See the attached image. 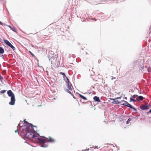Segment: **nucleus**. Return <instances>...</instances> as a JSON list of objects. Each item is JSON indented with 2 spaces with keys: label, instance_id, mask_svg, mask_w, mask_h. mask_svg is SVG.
<instances>
[{
  "label": "nucleus",
  "instance_id": "19",
  "mask_svg": "<svg viewBox=\"0 0 151 151\" xmlns=\"http://www.w3.org/2000/svg\"><path fill=\"white\" fill-rule=\"evenodd\" d=\"M131 118H129L127 120L126 122V124H128L129 123V122L130 121H131Z\"/></svg>",
  "mask_w": 151,
  "mask_h": 151
},
{
  "label": "nucleus",
  "instance_id": "6",
  "mask_svg": "<svg viewBox=\"0 0 151 151\" xmlns=\"http://www.w3.org/2000/svg\"><path fill=\"white\" fill-rule=\"evenodd\" d=\"M93 99L94 101L97 102H101L99 98V97L97 96H95L93 98Z\"/></svg>",
  "mask_w": 151,
  "mask_h": 151
},
{
  "label": "nucleus",
  "instance_id": "20",
  "mask_svg": "<svg viewBox=\"0 0 151 151\" xmlns=\"http://www.w3.org/2000/svg\"><path fill=\"white\" fill-rule=\"evenodd\" d=\"M131 109H133L134 111L136 112H137V109L135 108L134 107H133V106Z\"/></svg>",
  "mask_w": 151,
  "mask_h": 151
},
{
  "label": "nucleus",
  "instance_id": "39",
  "mask_svg": "<svg viewBox=\"0 0 151 151\" xmlns=\"http://www.w3.org/2000/svg\"><path fill=\"white\" fill-rule=\"evenodd\" d=\"M113 0V1H115V0Z\"/></svg>",
  "mask_w": 151,
  "mask_h": 151
},
{
  "label": "nucleus",
  "instance_id": "28",
  "mask_svg": "<svg viewBox=\"0 0 151 151\" xmlns=\"http://www.w3.org/2000/svg\"><path fill=\"white\" fill-rule=\"evenodd\" d=\"M18 132V129H16L15 131V133H17V132Z\"/></svg>",
  "mask_w": 151,
  "mask_h": 151
},
{
  "label": "nucleus",
  "instance_id": "18",
  "mask_svg": "<svg viewBox=\"0 0 151 151\" xmlns=\"http://www.w3.org/2000/svg\"><path fill=\"white\" fill-rule=\"evenodd\" d=\"M126 106L131 108L132 107V106L130 104H129V103H128V104L127 105V106Z\"/></svg>",
  "mask_w": 151,
  "mask_h": 151
},
{
  "label": "nucleus",
  "instance_id": "24",
  "mask_svg": "<svg viewBox=\"0 0 151 151\" xmlns=\"http://www.w3.org/2000/svg\"><path fill=\"white\" fill-rule=\"evenodd\" d=\"M129 91V92H134V91L133 89H131V90L130 91Z\"/></svg>",
  "mask_w": 151,
  "mask_h": 151
},
{
  "label": "nucleus",
  "instance_id": "25",
  "mask_svg": "<svg viewBox=\"0 0 151 151\" xmlns=\"http://www.w3.org/2000/svg\"><path fill=\"white\" fill-rule=\"evenodd\" d=\"M3 79V77L2 76H0V80H2Z\"/></svg>",
  "mask_w": 151,
  "mask_h": 151
},
{
  "label": "nucleus",
  "instance_id": "17",
  "mask_svg": "<svg viewBox=\"0 0 151 151\" xmlns=\"http://www.w3.org/2000/svg\"><path fill=\"white\" fill-rule=\"evenodd\" d=\"M132 101H134V102H135L136 101V100L132 98V96H131V97L130 98V102H131Z\"/></svg>",
  "mask_w": 151,
  "mask_h": 151
},
{
  "label": "nucleus",
  "instance_id": "2",
  "mask_svg": "<svg viewBox=\"0 0 151 151\" xmlns=\"http://www.w3.org/2000/svg\"><path fill=\"white\" fill-rule=\"evenodd\" d=\"M7 93L9 96L11 97V101L9 102L10 105H13L15 104V101L14 95L11 90H9L7 92Z\"/></svg>",
  "mask_w": 151,
  "mask_h": 151
},
{
  "label": "nucleus",
  "instance_id": "5",
  "mask_svg": "<svg viewBox=\"0 0 151 151\" xmlns=\"http://www.w3.org/2000/svg\"><path fill=\"white\" fill-rule=\"evenodd\" d=\"M4 42L8 46L10 47L13 50H15L16 49L11 44V43L8 40H4Z\"/></svg>",
  "mask_w": 151,
  "mask_h": 151
},
{
  "label": "nucleus",
  "instance_id": "35",
  "mask_svg": "<svg viewBox=\"0 0 151 151\" xmlns=\"http://www.w3.org/2000/svg\"><path fill=\"white\" fill-rule=\"evenodd\" d=\"M125 99H127V97H125Z\"/></svg>",
  "mask_w": 151,
  "mask_h": 151
},
{
  "label": "nucleus",
  "instance_id": "13",
  "mask_svg": "<svg viewBox=\"0 0 151 151\" xmlns=\"http://www.w3.org/2000/svg\"><path fill=\"white\" fill-rule=\"evenodd\" d=\"M10 28V29L12 30L14 32H17V31H16V29L14 28H12L11 26H10V25H7Z\"/></svg>",
  "mask_w": 151,
  "mask_h": 151
},
{
  "label": "nucleus",
  "instance_id": "4",
  "mask_svg": "<svg viewBox=\"0 0 151 151\" xmlns=\"http://www.w3.org/2000/svg\"><path fill=\"white\" fill-rule=\"evenodd\" d=\"M150 104L146 103L145 105H141L140 106V109L142 110H145L149 109L150 106Z\"/></svg>",
  "mask_w": 151,
  "mask_h": 151
},
{
  "label": "nucleus",
  "instance_id": "32",
  "mask_svg": "<svg viewBox=\"0 0 151 151\" xmlns=\"http://www.w3.org/2000/svg\"><path fill=\"white\" fill-rule=\"evenodd\" d=\"M149 113H151V109L149 111Z\"/></svg>",
  "mask_w": 151,
  "mask_h": 151
},
{
  "label": "nucleus",
  "instance_id": "12",
  "mask_svg": "<svg viewBox=\"0 0 151 151\" xmlns=\"http://www.w3.org/2000/svg\"><path fill=\"white\" fill-rule=\"evenodd\" d=\"M79 95L80 96V97L82 99H84V100H87V99L86 98V97H85V96H83L81 94H79Z\"/></svg>",
  "mask_w": 151,
  "mask_h": 151
},
{
  "label": "nucleus",
  "instance_id": "27",
  "mask_svg": "<svg viewBox=\"0 0 151 151\" xmlns=\"http://www.w3.org/2000/svg\"><path fill=\"white\" fill-rule=\"evenodd\" d=\"M1 57L3 58L4 59V56L3 55H1Z\"/></svg>",
  "mask_w": 151,
  "mask_h": 151
},
{
  "label": "nucleus",
  "instance_id": "16",
  "mask_svg": "<svg viewBox=\"0 0 151 151\" xmlns=\"http://www.w3.org/2000/svg\"><path fill=\"white\" fill-rule=\"evenodd\" d=\"M141 61H142L141 60H140V59H139L137 61V64L138 65H139V66L140 65H141V63H139V62H140Z\"/></svg>",
  "mask_w": 151,
  "mask_h": 151
},
{
  "label": "nucleus",
  "instance_id": "1",
  "mask_svg": "<svg viewBox=\"0 0 151 151\" xmlns=\"http://www.w3.org/2000/svg\"><path fill=\"white\" fill-rule=\"evenodd\" d=\"M24 123L22 126H21L20 124H18V126L22 128V130L20 129V130L22 134L24 136L25 139H27L30 140H31L32 139H35L36 141L40 143V146L42 147H48V145L46 144L48 142L51 143L55 142V140L50 137L49 138H47L44 136H42V137L46 139H43L35 136L34 134L36 133L40 136L39 134L37 133L34 129V127L37 128L36 126H34L32 124L29 123L28 122L26 121L25 120H24Z\"/></svg>",
  "mask_w": 151,
  "mask_h": 151
},
{
  "label": "nucleus",
  "instance_id": "9",
  "mask_svg": "<svg viewBox=\"0 0 151 151\" xmlns=\"http://www.w3.org/2000/svg\"><path fill=\"white\" fill-rule=\"evenodd\" d=\"M111 100H113L114 101V103L116 104H119L121 103V101H119L118 100H116V98L112 99H111Z\"/></svg>",
  "mask_w": 151,
  "mask_h": 151
},
{
  "label": "nucleus",
  "instance_id": "30",
  "mask_svg": "<svg viewBox=\"0 0 151 151\" xmlns=\"http://www.w3.org/2000/svg\"><path fill=\"white\" fill-rule=\"evenodd\" d=\"M89 150V149H86L85 150V151H88Z\"/></svg>",
  "mask_w": 151,
  "mask_h": 151
},
{
  "label": "nucleus",
  "instance_id": "23",
  "mask_svg": "<svg viewBox=\"0 0 151 151\" xmlns=\"http://www.w3.org/2000/svg\"><path fill=\"white\" fill-rule=\"evenodd\" d=\"M29 52L30 53V54H31V55L32 56V57H35L34 55L32 52H31L30 51H29Z\"/></svg>",
  "mask_w": 151,
  "mask_h": 151
},
{
  "label": "nucleus",
  "instance_id": "34",
  "mask_svg": "<svg viewBox=\"0 0 151 151\" xmlns=\"http://www.w3.org/2000/svg\"><path fill=\"white\" fill-rule=\"evenodd\" d=\"M100 62V60H99L98 61V63H99Z\"/></svg>",
  "mask_w": 151,
  "mask_h": 151
},
{
  "label": "nucleus",
  "instance_id": "3",
  "mask_svg": "<svg viewBox=\"0 0 151 151\" xmlns=\"http://www.w3.org/2000/svg\"><path fill=\"white\" fill-rule=\"evenodd\" d=\"M66 82L67 84V86L68 88V89H68V90L71 91L72 90V88L71 87L72 85L71 84H70V81L68 77H66ZM65 90H66V89Z\"/></svg>",
  "mask_w": 151,
  "mask_h": 151
},
{
  "label": "nucleus",
  "instance_id": "37",
  "mask_svg": "<svg viewBox=\"0 0 151 151\" xmlns=\"http://www.w3.org/2000/svg\"><path fill=\"white\" fill-rule=\"evenodd\" d=\"M150 29H151V25L150 26Z\"/></svg>",
  "mask_w": 151,
  "mask_h": 151
},
{
  "label": "nucleus",
  "instance_id": "7",
  "mask_svg": "<svg viewBox=\"0 0 151 151\" xmlns=\"http://www.w3.org/2000/svg\"><path fill=\"white\" fill-rule=\"evenodd\" d=\"M128 102L126 101H125L124 100H122L121 101V103L120 104H121V105H123V106H127V105L128 104Z\"/></svg>",
  "mask_w": 151,
  "mask_h": 151
},
{
  "label": "nucleus",
  "instance_id": "11",
  "mask_svg": "<svg viewBox=\"0 0 151 151\" xmlns=\"http://www.w3.org/2000/svg\"><path fill=\"white\" fill-rule=\"evenodd\" d=\"M65 91L67 92L68 93H69L72 96H73V98L74 99H76V98H75V97L74 96V95H73V94L71 93V92L70 91H69V90H68V89H66V90H65Z\"/></svg>",
  "mask_w": 151,
  "mask_h": 151
},
{
  "label": "nucleus",
  "instance_id": "14",
  "mask_svg": "<svg viewBox=\"0 0 151 151\" xmlns=\"http://www.w3.org/2000/svg\"><path fill=\"white\" fill-rule=\"evenodd\" d=\"M4 50L1 47H0V54H3L4 52Z\"/></svg>",
  "mask_w": 151,
  "mask_h": 151
},
{
  "label": "nucleus",
  "instance_id": "21",
  "mask_svg": "<svg viewBox=\"0 0 151 151\" xmlns=\"http://www.w3.org/2000/svg\"><path fill=\"white\" fill-rule=\"evenodd\" d=\"M6 91V90H3L0 91V93H5Z\"/></svg>",
  "mask_w": 151,
  "mask_h": 151
},
{
  "label": "nucleus",
  "instance_id": "10",
  "mask_svg": "<svg viewBox=\"0 0 151 151\" xmlns=\"http://www.w3.org/2000/svg\"><path fill=\"white\" fill-rule=\"evenodd\" d=\"M49 57V59L50 61L51 62V64H52V62H54V58H53L52 56L50 57V55L48 56Z\"/></svg>",
  "mask_w": 151,
  "mask_h": 151
},
{
  "label": "nucleus",
  "instance_id": "22",
  "mask_svg": "<svg viewBox=\"0 0 151 151\" xmlns=\"http://www.w3.org/2000/svg\"><path fill=\"white\" fill-rule=\"evenodd\" d=\"M134 99L136 97L138 96L137 95L135 94L132 96H131Z\"/></svg>",
  "mask_w": 151,
  "mask_h": 151
},
{
  "label": "nucleus",
  "instance_id": "36",
  "mask_svg": "<svg viewBox=\"0 0 151 151\" xmlns=\"http://www.w3.org/2000/svg\"><path fill=\"white\" fill-rule=\"evenodd\" d=\"M93 20L95 21H96V19H94Z\"/></svg>",
  "mask_w": 151,
  "mask_h": 151
},
{
  "label": "nucleus",
  "instance_id": "31",
  "mask_svg": "<svg viewBox=\"0 0 151 151\" xmlns=\"http://www.w3.org/2000/svg\"><path fill=\"white\" fill-rule=\"evenodd\" d=\"M116 77H114V78H111V80H113V79H116Z\"/></svg>",
  "mask_w": 151,
  "mask_h": 151
},
{
  "label": "nucleus",
  "instance_id": "15",
  "mask_svg": "<svg viewBox=\"0 0 151 151\" xmlns=\"http://www.w3.org/2000/svg\"><path fill=\"white\" fill-rule=\"evenodd\" d=\"M60 74H62L63 76V78L65 79V78L66 79V77H67L65 75V74L64 73L61 72Z\"/></svg>",
  "mask_w": 151,
  "mask_h": 151
},
{
  "label": "nucleus",
  "instance_id": "33",
  "mask_svg": "<svg viewBox=\"0 0 151 151\" xmlns=\"http://www.w3.org/2000/svg\"><path fill=\"white\" fill-rule=\"evenodd\" d=\"M148 70L149 72H150V71L149 68L148 69Z\"/></svg>",
  "mask_w": 151,
  "mask_h": 151
},
{
  "label": "nucleus",
  "instance_id": "38",
  "mask_svg": "<svg viewBox=\"0 0 151 151\" xmlns=\"http://www.w3.org/2000/svg\"><path fill=\"white\" fill-rule=\"evenodd\" d=\"M84 151V150H82V151Z\"/></svg>",
  "mask_w": 151,
  "mask_h": 151
},
{
  "label": "nucleus",
  "instance_id": "29",
  "mask_svg": "<svg viewBox=\"0 0 151 151\" xmlns=\"http://www.w3.org/2000/svg\"><path fill=\"white\" fill-rule=\"evenodd\" d=\"M121 97H117L116 98V99H120Z\"/></svg>",
  "mask_w": 151,
  "mask_h": 151
},
{
  "label": "nucleus",
  "instance_id": "8",
  "mask_svg": "<svg viewBox=\"0 0 151 151\" xmlns=\"http://www.w3.org/2000/svg\"><path fill=\"white\" fill-rule=\"evenodd\" d=\"M138 98H136V100L138 101H139V100L141 101H142L144 98L142 96H138Z\"/></svg>",
  "mask_w": 151,
  "mask_h": 151
},
{
  "label": "nucleus",
  "instance_id": "26",
  "mask_svg": "<svg viewBox=\"0 0 151 151\" xmlns=\"http://www.w3.org/2000/svg\"><path fill=\"white\" fill-rule=\"evenodd\" d=\"M3 23L1 21H0V24L3 25Z\"/></svg>",
  "mask_w": 151,
  "mask_h": 151
}]
</instances>
